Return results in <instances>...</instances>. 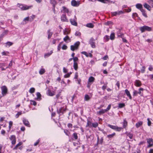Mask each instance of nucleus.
Returning <instances> with one entry per match:
<instances>
[{"mask_svg": "<svg viewBox=\"0 0 153 153\" xmlns=\"http://www.w3.org/2000/svg\"><path fill=\"white\" fill-rule=\"evenodd\" d=\"M123 128L126 129L128 125V122L127 121L126 119L123 120V121L122 122Z\"/></svg>", "mask_w": 153, "mask_h": 153, "instance_id": "nucleus-15", "label": "nucleus"}, {"mask_svg": "<svg viewBox=\"0 0 153 153\" xmlns=\"http://www.w3.org/2000/svg\"><path fill=\"white\" fill-rule=\"evenodd\" d=\"M53 51H51L49 53H46L45 54L44 57L45 58L48 57L50 56L53 53Z\"/></svg>", "mask_w": 153, "mask_h": 153, "instance_id": "nucleus-35", "label": "nucleus"}, {"mask_svg": "<svg viewBox=\"0 0 153 153\" xmlns=\"http://www.w3.org/2000/svg\"><path fill=\"white\" fill-rule=\"evenodd\" d=\"M50 30H48V39H50L51 38L53 34V33L50 32Z\"/></svg>", "mask_w": 153, "mask_h": 153, "instance_id": "nucleus-29", "label": "nucleus"}, {"mask_svg": "<svg viewBox=\"0 0 153 153\" xmlns=\"http://www.w3.org/2000/svg\"><path fill=\"white\" fill-rule=\"evenodd\" d=\"M71 5L74 7H78L80 5V1H76L75 0H73L71 1Z\"/></svg>", "mask_w": 153, "mask_h": 153, "instance_id": "nucleus-6", "label": "nucleus"}, {"mask_svg": "<svg viewBox=\"0 0 153 153\" xmlns=\"http://www.w3.org/2000/svg\"><path fill=\"white\" fill-rule=\"evenodd\" d=\"M71 49L72 51H74L75 50L77 49H76V48L74 45H71Z\"/></svg>", "mask_w": 153, "mask_h": 153, "instance_id": "nucleus-61", "label": "nucleus"}, {"mask_svg": "<svg viewBox=\"0 0 153 153\" xmlns=\"http://www.w3.org/2000/svg\"><path fill=\"white\" fill-rule=\"evenodd\" d=\"M70 31H68L66 29H65L63 30V34L64 35H68L70 33Z\"/></svg>", "mask_w": 153, "mask_h": 153, "instance_id": "nucleus-39", "label": "nucleus"}, {"mask_svg": "<svg viewBox=\"0 0 153 153\" xmlns=\"http://www.w3.org/2000/svg\"><path fill=\"white\" fill-rule=\"evenodd\" d=\"M135 85L137 87H140L141 85V83L140 81L136 80L135 82Z\"/></svg>", "mask_w": 153, "mask_h": 153, "instance_id": "nucleus-23", "label": "nucleus"}, {"mask_svg": "<svg viewBox=\"0 0 153 153\" xmlns=\"http://www.w3.org/2000/svg\"><path fill=\"white\" fill-rule=\"evenodd\" d=\"M12 63H13V61L12 60H11L8 66L6 67V68H10L12 66Z\"/></svg>", "mask_w": 153, "mask_h": 153, "instance_id": "nucleus-60", "label": "nucleus"}, {"mask_svg": "<svg viewBox=\"0 0 153 153\" xmlns=\"http://www.w3.org/2000/svg\"><path fill=\"white\" fill-rule=\"evenodd\" d=\"M138 94V91L136 90H134L133 92V95L134 96H136Z\"/></svg>", "mask_w": 153, "mask_h": 153, "instance_id": "nucleus-59", "label": "nucleus"}, {"mask_svg": "<svg viewBox=\"0 0 153 153\" xmlns=\"http://www.w3.org/2000/svg\"><path fill=\"white\" fill-rule=\"evenodd\" d=\"M30 102L31 105L36 106L37 105L36 102L34 100H30Z\"/></svg>", "mask_w": 153, "mask_h": 153, "instance_id": "nucleus-37", "label": "nucleus"}, {"mask_svg": "<svg viewBox=\"0 0 153 153\" xmlns=\"http://www.w3.org/2000/svg\"><path fill=\"white\" fill-rule=\"evenodd\" d=\"M61 20L63 22H68V21L67 19L65 14H63L61 17Z\"/></svg>", "mask_w": 153, "mask_h": 153, "instance_id": "nucleus-9", "label": "nucleus"}, {"mask_svg": "<svg viewBox=\"0 0 153 153\" xmlns=\"http://www.w3.org/2000/svg\"><path fill=\"white\" fill-rule=\"evenodd\" d=\"M1 88L2 96H5L7 94L8 89L7 87L5 85H3L2 86Z\"/></svg>", "mask_w": 153, "mask_h": 153, "instance_id": "nucleus-2", "label": "nucleus"}, {"mask_svg": "<svg viewBox=\"0 0 153 153\" xmlns=\"http://www.w3.org/2000/svg\"><path fill=\"white\" fill-rule=\"evenodd\" d=\"M114 36H115L114 33H112L111 34L110 36V39H111L113 40L114 39Z\"/></svg>", "mask_w": 153, "mask_h": 153, "instance_id": "nucleus-56", "label": "nucleus"}, {"mask_svg": "<svg viewBox=\"0 0 153 153\" xmlns=\"http://www.w3.org/2000/svg\"><path fill=\"white\" fill-rule=\"evenodd\" d=\"M73 67L75 70L77 71L78 68L77 63V62H74Z\"/></svg>", "mask_w": 153, "mask_h": 153, "instance_id": "nucleus-32", "label": "nucleus"}, {"mask_svg": "<svg viewBox=\"0 0 153 153\" xmlns=\"http://www.w3.org/2000/svg\"><path fill=\"white\" fill-rule=\"evenodd\" d=\"M108 58V56L107 55H106L102 58L103 60H107Z\"/></svg>", "mask_w": 153, "mask_h": 153, "instance_id": "nucleus-64", "label": "nucleus"}, {"mask_svg": "<svg viewBox=\"0 0 153 153\" xmlns=\"http://www.w3.org/2000/svg\"><path fill=\"white\" fill-rule=\"evenodd\" d=\"M62 10H61V12L63 13H68L69 12V9L65 6H62Z\"/></svg>", "mask_w": 153, "mask_h": 153, "instance_id": "nucleus-10", "label": "nucleus"}, {"mask_svg": "<svg viewBox=\"0 0 153 153\" xmlns=\"http://www.w3.org/2000/svg\"><path fill=\"white\" fill-rule=\"evenodd\" d=\"M117 35L118 37L121 38L123 36L124 34L121 33L120 30H119L117 32Z\"/></svg>", "mask_w": 153, "mask_h": 153, "instance_id": "nucleus-26", "label": "nucleus"}, {"mask_svg": "<svg viewBox=\"0 0 153 153\" xmlns=\"http://www.w3.org/2000/svg\"><path fill=\"white\" fill-rule=\"evenodd\" d=\"M139 29L141 33H143L146 31H151L152 30V28L151 27L146 25H144L140 27Z\"/></svg>", "mask_w": 153, "mask_h": 153, "instance_id": "nucleus-1", "label": "nucleus"}, {"mask_svg": "<svg viewBox=\"0 0 153 153\" xmlns=\"http://www.w3.org/2000/svg\"><path fill=\"white\" fill-rule=\"evenodd\" d=\"M64 131L66 135L68 136H69L70 133L69 132L68 130L67 129H64Z\"/></svg>", "mask_w": 153, "mask_h": 153, "instance_id": "nucleus-45", "label": "nucleus"}, {"mask_svg": "<svg viewBox=\"0 0 153 153\" xmlns=\"http://www.w3.org/2000/svg\"><path fill=\"white\" fill-rule=\"evenodd\" d=\"M33 7V6L31 5L30 6H28L27 5H26L24 4V6L23 7V8L22 9V10H27L29 9L30 8H31L32 7Z\"/></svg>", "mask_w": 153, "mask_h": 153, "instance_id": "nucleus-17", "label": "nucleus"}, {"mask_svg": "<svg viewBox=\"0 0 153 153\" xmlns=\"http://www.w3.org/2000/svg\"><path fill=\"white\" fill-rule=\"evenodd\" d=\"M123 129V127H118L115 126V130L117 131H120Z\"/></svg>", "mask_w": 153, "mask_h": 153, "instance_id": "nucleus-54", "label": "nucleus"}, {"mask_svg": "<svg viewBox=\"0 0 153 153\" xmlns=\"http://www.w3.org/2000/svg\"><path fill=\"white\" fill-rule=\"evenodd\" d=\"M22 111H21L18 112L15 115V117L16 118H18L19 117L20 115H22Z\"/></svg>", "mask_w": 153, "mask_h": 153, "instance_id": "nucleus-42", "label": "nucleus"}, {"mask_svg": "<svg viewBox=\"0 0 153 153\" xmlns=\"http://www.w3.org/2000/svg\"><path fill=\"white\" fill-rule=\"evenodd\" d=\"M103 137H102L100 139V140L99 137L98 136L97 137V144H102L103 142Z\"/></svg>", "mask_w": 153, "mask_h": 153, "instance_id": "nucleus-18", "label": "nucleus"}, {"mask_svg": "<svg viewBox=\"0 0 153 153\" xmlns=\"http://www.w3.org/2000/svg\"><path fill=\"white\" fill-rule=\"evenodd\" d=\"M35 88L32 87L30 88L29 92L31 94H32L35 92Z\"/></svg>", "mask_w": 153, "mask_h": 153, "instance_id": "nucleus-46", "label": "nucleus"}, {"mask_svg": "<svg viewBox=\"0 0 153 153\" xmlns=\"http://www.w3.org/2000/svg\"><path fill=\"white\" fill-rule=\"evenodd\" d=\"M143 122L142 121H139L136 123L135 124V126L137 128H138L139 127H140L142 126L143 124Z\"/></svg>", "mask_w": 153, "mask_h": 153, "instance_id": "nucleus-16", "label": "nucleus"}, {"mask_svg": "<svg viewBox=\"0 0 153 153\" xmlns=\"http://www.w3.org/2000/svg\"><path fill=\"white\" fill-rule=\"evenodd\" d=\"M9 52L8 51L5 52V51H3L1 53L2 55V56H7V54H9Z\"/></svg>", "mask_w": 153, "mask_h": 153, "instance_id": "nucleus-62", "label": "nucleus"}, {"mask_svg": "<svg viewBox=\"0 0 153 153\" xmlns=\"http://www.w3.org/2000/svg\"><path fill=\"white\" fill-rule=\"evenodd\" d=\"M125 104L124 103H120L118 104V107L120 108H122L124 107Z\"/></svg>", "mask_w": 153, "mask_h": 153, "instance_id": "nucleus-50", "label": "nucleus"}, {"mask_svg": "<svg viewBox=\"0 0 153 153\" xmlns=\"http://www.w3.org/2000/svg\"><path fill=\"white\" fill-rule=\"evenodd\" d=\"M45 72V70L44 68H41L39 71V73L40 75H42Z\"/></svg>", "mask_w": 153, "mask_h": 153, "instance_id": "nucleus-36", "label": "nucleus"}, {"mask_svg": "<svg viewBox=\"0 0 153 153\" xmlns=\"http://www.w3.org/2000/svg\"><path fill=\"white\" fill-rule=\"evenodd\" d=\"M78 59L77 57H75L73 58L74 62H76L78 60Z\"/></svg>", "mask_w": 153, "mask_h": 153, "instance_id": "nucleus-63", "label": "nucleus"}, {"mask_svg": "<svg viewBox=\"0 0 153 153\" xmlns=\"http://www.w3.org/2000/svg\"><path fill=\"white\" fill-rule=\"evenodd\" d=\"M13 125V122L12 121H10L9 123V129L10 130Z\"/></svg>", "mask_w": 153, "mask_h": 153, "instance_id": "nucleus-44", "label": "nucleus"}, {"mask_svg": "<svg viewBox=\"0 0 153 153\" xmlns=\"http://www.w3.org/2000/svg\"><path fill=\"white\" fill-rule=\"evenodd\" d=\"M6 45L8 46L9 47H10L12 45H13V43L10 42H7L6 43Z\"/></svg>", "mask_w": 153, "mask_h": 153, "instance_id": "nucleus-58", "label": "nucleus"}, {"mask_svg": "<svg viewBox=\"0 0 153 153\" xmlns=\"http://www.w3.org/2000/svg\"><path fill=\"white\" fill-rule=\"evenodd\" d=\"M70 22L71 23V24L74 26H77V24L75 20H74V19H70Z\"/></svg>", "mask_w": 153, "mask_h": 153, "instance_id": "nucleus-21", "label": "nucleus"}, {"mask_svg": "<svg viewBox=\"0 0 153 153\" xmlns=\"http://www.w3.org/2000/svg\"><path fill=\"white\" fill-rule=\"evenodd\" d=\"M125 13V11L122 10H119L115 12V15H120L122 14H124Z\"/></svg>", "mask_w": 153, "mask_h": 153, "instance_id": "nucleus-20", "label": "nucleus"}, {"mask_svg": "<svg viewBox=\"0 0 153 153\" xmlns=\"http://www.w3.org/2000/svg\"><path fill=\"white\" fill-rule=\"evenodd\" d=\"M115 133H113L111 134L108 135L107 137L109 138H111L113 137Z\"/></svg>", "mask_w": 153, "mask_h": 153, "instance_id": "nucleus-51", "label": "nucleus"}, {"mask_svg": "<svg viewBox=\"0 0 153 153\" xmlns=\"http://www.w3.org/2000/svg\"><path fill=\"white\" fill-rule=\"evenodd\" d=\"M89 43L92 48H95L96 47L95 40L93 37H91L89 41Z\"/></svg>", "mask_w": 153, "mask_h": 153, "instance_id": "nucleus-3", "label": "nucleus"}, {"mask_svg": "<svg viewBox=\"0 0 153 153\" xmlns=\"http://www.w3.org/2000/svg\"><path fill=\"white\" fill-rule=\"evenodd\" d=\"M121 38H122V41L123 42L125 43L127 42V41L126 40V38L124 37V35Z\"/></svg>", "mask_w": 153, "mask_h": 153, "instance_id": "nucleus-53", "label": "nucleus"}, {"mask_svg": "<svg viewBox=\"0 0 153 153\" xmlns=\"http://www.w3.org/2000/svg\"><path fill=\"white\" fill-rule=\"evenodd\" d=\"M92 123L91 121L88 120L87 121V123L86 126V127H92Z\"/></svg>", "mask_w": 153, "mask_h": 153, "instance_id": "nucleus-28", "label": "nucleus"}, {"mask_svg": "<svg viewBox=\"0 0 153 153\" xmlns=\"http://www.w3.org/2000/svg\"><path fill=\"white\" fill-rule=\"evenodd\" d=\"M126 134L127 135V136L130 139H132L133 138V134L130 133L126 132Z\"/></svg>", "mask_w": 153, "mask_h": 153, "instance_id": "nucleus-25", "label": "nucleus"}, {"mask_svg": "<svg viewBox=\"0 0 153 153\" xmlns=\"http://www.w3.org/2000/svg\"><path fill=\"white\" fill-rule=\"evenodd\" d=\"M98 124L97 122L93 123L92 124V126L95 128L97 127L98 126Z\"/></svg>", "mask_w": 153, "mask_h": 153, "instance_id": "nucleus-48", "label": "nucleus"}, {"mask_svg": "<svg viewBox=\"0 0 153 153\" xmlns=\"http://www.w3.org/2000/svg\"><path fill=\"white\" fill-rule=\"evenodd\" d=\"M10 139L11 141V143L12 145H15L16 142V138L14 135H12L10 136Z\"/></svg>", "mask_w": 153, "mask_h": 153, "instance_id": "nucleus-7", "label": "nucleus"}, {"mask_svg": "<svg viewBox=\"0 0 153 153\" xmlns=\"http://www.w3.org/2000/svg\"><path fill=\"white\" fill-rule=\"evenodd\" d=\"M123 10L125 11V13H129L131 11V9L130 7H128L127 9H125Z\"/></svg>", "mask_w": 153, "mask_h": 153, "instance_id": "nucleus-40", "label": "nucleus"}, {"mask_svg": "<svg viewBox=\"0 0 153 153\" xmlns=\"http://www.w3.org/2000/svg\"><path fill=\"white\" fill-rule=\"evenodd\" d=\"M80 45V42L79 41H77L74 43V46H75V48H76V49H78Z\"/></svg>", "mask_w": 153, "mask_h": 153, "instance_id": "nucleus-31", "label": "nucleus"}, {"mask_svg": "<svg viewBox=\"0 0 153 153\" xmlns=\"http://www.w3.org/2000/svg\"><path fill=\"white\" fill-rule=\"evenodd\" d=\"M70 39L69 37L68 36H66L65 37H64L63 39L64 41L66 42L68 40H70Z\"/></svg>", "mask_w": 153, "mask_h": 153, "instance_id": "nucleus-55", "label": "nucleus"}, {"mask_svg": "<svg viewBox=\"0 0 153 153\" xmlns=\"http://www.w3.org/2000/svg\"><path fill=\"white\" fill-rule=\"evenodd\" d=\"M30 21V19H29V17H27L26 18H25L23 20V22H23V24H26V21Z\"/></svg>", "mask_w": 153, "mask_h": 153, "instance_id": "nucleus-43", "label": "nucleus"}, {"mask_svg": "<svg viewBox=\"0 0 153 153\" xmlns=\"http://www.w3.org/2000/svg\"><path fill=\"white\" fill-rule=\"evenodd\" d=\"M90 98L89 95L88 94H85V96L84 100L85 101H88L90 99Z\"/></svg>", "mask_w": 153, "mask_h": 153, "instance_id": "nucleus-41", "label": "nucleus"}, {"mask_svg": "<svg viewBox=\"0 0 153 153\" xmlns=\"http://www.w3.org/2000/svg\"><path fill=\"white\" fill-rule=\"evenodd\" d=\"M46 93L47 94L50 96H53L55 95V92L53 91H51L50 89H48Z\"/></svg>", "mask_w": 153, "mask_h": 153, "instance_id": "nucleus-8", "label": "nucleus"}, {"mask_svg": "<svg viewBox=\"0 0 153 153\" xmlns=\"http://www.w3.org/2000/svg\"><path fill=\"white\" fill-rule=\"evenodd\" d=\"M143 6L146 9L149 11H150L151 10L152 7L151 6H150L146 3H144Z\"/></svg>", "mask_w": 153, "mask_h": 153, "instance_id": "nucleus-12", "label": "nucleus"}, {"mask_svg": "<svg viewBox=\"0 0 153 153\" xmlns=\"http://www.w3.org/2000/svg\"><path fill=\"white\" fill-rule=\"evenodd\" d=\"M142 13V14L143 16L146 17H147L146 13V12L145 10L144 9H142V10L140 11Z\"/></svg>", "mask_w": 153, "mask_h": 153, "instance_id": "nucleus-34", "label": "nucleus"}, {"mask_svg": "<svg viewBox=\"0 0 153 153\" xmlns=\"http://www.w3.org/2000/svg\"><path fill=\"white\" fill-rule=\"evenodd\" d=\"M37 96L36 99L39 100H40L41 99V94L39 92H38L36 94Z\"/></svg>", "mask_w": 153, "mask_h": 153, "instance_id": "nucleus-33", "label": "nucleus"}, {"mask_svg": "<svg viewBox=\"0 0 153 153\" xmlns=\"http://www.w3.org/2000/svg\"><path fill=\"white\" fill-rule=\"evenodd\" d=\"M86 26L89 28H92L94 27V25L91 23H89L86 25Z\"/></svg>", "mask_w": 153, "mask_h": 153, "instance_id": "nucleus-38", "label": "nucleus"}, {"mask_svg": "<svg viewBox=\"0 0 153 153\" xmlns=\"http://www.w3.org/2000/svg\"><path fill=\"white\" fill-rule=\"evenodd\" d=\"M50 3L52 5L53 7H55L56 4H57V2L55 0H50Z\"/></svg>", "mask_w": 153, "mask_h": 153, "instance_id": "nucleus-27", "label": "nucleus"}, {"mask_svg": "<svg viewBox=\"0 0 153 153\" xmlns=\"http://www.w3.org/2000/svg\"><path fill=\"white\" fill-rule=\"evenodd\" d=\"M73 136L75 140H76L78 139V136L76 133H74L73 134Z\"/></svg>", "mask_w": 153, "mask_h": 153, "instance_id": "nucleus-47", "label": "nucleus"}, {"mask_svg": "<svg viewBox=\"0 0 153 153\" xmlns=\"http://www.w3.org/2000/svg\"><path fill=\"white\" fill-rule=\"evenodd\" d=\"M81 53L85 55L87 57H92L93 56L92 54L91 53H88L86 51H82L81 52Z\"/></svg>", "mask_w": 153, "mask_h": 153, "instance_id": "nucleus-11", "label": "nucleus"}, {"mask_svg": "<svg viewBox=\"0 0 153 153\" xmlns=\"http://www.w3.org/2000/svg\"><path fill=\"white\" fill-rule=\"evenodd\" d=\"M136 7L137 9H139L140 11L142 10V9H143L142 5L141 4H137L136 5Z\"/></svg>", "mask_w": 153, "mask_h": 153, "instance_id": "nucleus-19", "label": "nucleus"}, {"mask_svg": "<svg viewBox=\"0 0 153 153\" xmlns=\"http://www.w3.org/2000/svg\"><path fill=\"white\" fill-rule=\"evenodd\" d=\"M106 111L105 109H101L100 111H97V114L99 115H101L102 114H104V113L106 112Z\"/></svg>", "mask_w": 153, "mask_h": 153, "instance_id": "nucleus-22", "label": "nucleus"}, {"mask_svg": "<svg viewBox=\"0 0 153 153\" xmlns=\"http://www.w3.org/2000/svg\"><path fill=\"white\" fill-rule=\"evenodd\" d=\"M104 39L105 40V41L106 42H107L109 39V36H108V35H105L104 37Z\"/></svg>", "mask_w": 153, "mask_h": 153, "instance_id": "nucleus-52", "label": "nucleus"}, {"mask_svg": "<svg viewBox=\"0 0 153 153\" xmlns=\"http://www.w3.org/2000/svg\"><path fill=\"white\" fill-rule=\"evenodd\" d=\"M81 34V33L78 31H76L75 33V35L76 36H80Z\"/></svg>", "mask_w": 153, "mask_h": 153, "instance_id": "nucleus-57", "label": "nucleus"}, {"mask_svg": "<svg viewBox=\"0 0 153 153\" xmlns=\"http://www.w3.org/2000/svg\"><path fill=\"white\" fill-rule=\"evenodd\" d=\"M22 143L21 142H19L18 144L16 145L13 148V150H16L18 147L22 144Z\"/></svg>", "mask_w": 153, "mask_h": 153, "instance_id": "nucleus-30", "label": "nucleus"}, {"mask_svg": "<svg viewBox=\"0 0 153 153\" xmlns=\"http://www.w3.org/2000/svg\"><path fill=\"white\" fill-rule=\"evenodd\" d=\"M66 109V107H62L60 108L59 109L57 110V113L60 115L63 114L65 112Z\"/></svg>", "mask_w": 153, "mask_h": 153, "instance_id": "nucleus-5", "label": "nucleus"}, {"mask_svg": "<svg viewBox=\"0 0 153 153\" xmlns=\"http://www.w3.org/2000/svg\"><path fill=\"white\" fill-rule=\"evenodd\" d=\"M23 124L26 126L30 127V125L29 122L26 119H24L23 120Z\"/></svg>", "mask_w": 153, "mask_h": 153, "instance_id": "nucleus-13", "label": "nucleus"}, {"mask_svg": "<svg viewBox=\"0 0 153 153\" xmlns=\"http://www.w3.org/2000/svg\"><path fill=\"white\" fill-rule=\"evenodd\" d=\"M35 18V16L34 15H33L32 16L29 17L30 21L32 22Z\"/></svg>", "mask_w": 153, "mask_h": 153, "instance_id": "nucleus-49", "label": "nucleus"}, {"mask_svg": "<svg viewBox=\"0 0 153 153\" xmlns=\"http://www.w3.org/2000/svg\"><path fill=\"white\" fill-rule=\"evenodd\" d=\"M125 92L127 96L129 97V99L130 100H131L132 97L128 89H126L125 90Z\"/></svg>", "mask_w": 153, "mask_h": 153, "instance_id": "nucleus-14", "label": "nucleus"}, {"mask_svg": "<svg viewBox=\"0 0 153 153\" xmlns=\"http://www.w3.org/2000/svg\"><path fill=\"white\" fill-rule=\"evenodd\" d=\"M95 80V78L93 76H90L88 79V82L89 83L93 82Z\"/></svg>", "mask_w": 153, "mask_h": 153, "instance_id": "nucleus-24", "label": "nucleus"}, {"mask_svg": "<svg viewBox=\"0 0 153 153\" xmlns=\"http://www.w3.org/2000/svg\"><path fill=\"white\" fill-rule=\"evenodd\" d=\"M147 142L148 144L147 148H149L153 146V140L152 138H148L147 139Z\"/></svg>", "mask_w": 153, "mask_h": 153, "instance_id": "nucleus-4", "label": "nucleus"}]
</instances>
